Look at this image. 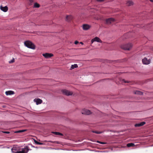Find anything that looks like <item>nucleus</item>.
<instances>
[{"label": "nucleus", "instance_id": "obj_1", "mask_svg": "<svg viewBox=\"0 0 153 153\" xmlns=\"http://www.w3.org/2000/svg\"><path fill=\"white\" fill-rule=\"evenodd\" d=\"M24 44L25 46L28 48L32 49H34L35 48V45L30 41H27L25 42Z\"/></svg>", "mask_w": 153, "mask_h": 153}, {"label": "nucleus", "instance_id": "obj_2", "mask_svg": "<svg viewBox=\"0 0 153 153\" xmlns=\"http://www.w3.org/2000/svg\"><path fill=\"white\" fill-rule=\"evenodd\" d=\"M132 46V45L131 43H129L128 44L121 45V48L122 49L124 50H128L131 48Z\"/></svg>", "mask_w": 153, "mask_h": 153}, {"label": "nucleus", "instance_id": "obj_3", "mask_svg": "<svg viewBox=\"0 0 153 153\" xmlns=\"http://www.w3.org/2000/svg\"><path fill=\"white\" fill-rule=\"evenodd\" d=\"M30 150L28 146H26L24 148L22 149L21 151H18L17 153H27Z\"/></svg>", "mask_w": 153, "mask_h": 153}, {"label": "nucleus", "instance_id": "obj_4", "mask_svg": "<svg viewBox=\"0 0 153 153\" xmlns=\"http://www.w3.org/2000/svg\"><path fill=\"white\" fill-rule=\"evenodd\" d=\"M62 92L63 94L67 96L71 95L73 94V92L72 91H70L66 89L62 90Z\"/></svg>", "mask_w": 153, "mask_h": 153}, {"label": "nucleus", "instance_id": "obj_5", "mask_svg": "<svg viewBox=\"0 0 153 153\" xmlns=\"http://www.w3.org/2000/svg\"><path fill=\"white\" fill-rule=\"evenodd\" d=\"M81 113L82 114L85 115H89L91 114V112L90 111L85 109H83L82 110Z\"/></svg>", "mask_w": 153, "mask_h": 153}, {"label": "nucleus", "instance_id": "obj_6", "mask_svg": "<svg viewBox=\"0 0 153 153\" xmlns=\"http://www.w3.org/2000/svg\"><path fill=\"white\" fill-rule=\"evenodd\" d=\"M150 59H147L146 58H145L142 60L143 63L144 64L148 65L150 63Z\"/></svg>", "mask_w": 153, "mask_h": 153}, {"label": "nucleus", "instance_id": "obj_7", "mask_svg": "<svg viewBox=\"0 0 153 153\" xmlns=\"http://www.w3.org/2000/svg\"><path fill=\"white\" fill-rule=\"evenodd\" d=\"M114 19L113 18H110L106 20V22L107 24H110L115 21Z\"/></svg>", "mask_w": 153, "mask_h": 153}, {"label": "nucleus", "instance_id": "obj_8", "mask_svg": "<svg viewBox=\"0 0 153 153\" xmlns=\"http://www.w3.org/2000/svg\"><path fill=\"white\" fill-rule=\"evenodd\" d=\"M96 41L102 43V41L100 39L97 37H95L94 38L92 39L91 41L92 43H93L94 42Z\"/></svg>", "mask_w": 153, "mask_h": 153}, {"label": "nucleus", "instance_id": "obj_9", "mask_svg": "<svg viewBox=\"0 0 153 153\" xmlns=\"http://www.w3.org/2000/svg\"><path fill=\"white\" fill-rule=\"evenodd\" d=\"M42 55L46 58H48L53 56V55L52 54L48 53H44L42 54Z\"/></svg>", "mask_w": 153, "mask_h": 153}, {"label": "nucleus", "instance_id": "obj_10", "mask_svg": "<svg viewBox=\"0 0 153 153\" xmlns=\"http://www.w3.org/2000/svg\"><path fill=\"white\" fill-rule=\"evenodd\" d=\"M91 26L87 24H83L82 25V28L84 30H87L90 29Z\"/></svg>", "mask_w": 153, "mask_h": 153}, {"label": "nucleus", "instance_id": "obj_11", "mask_svg": "<svg viewBox=\"0 0 153 153\" xmlns=\"http://www.w3.org/2000/svg\"><path fill=\"white\" fill-rule=\"evenodd\" d=\"M146 124V122H141L139 123H138L134 125V126L136 127H140L142 126L143 125H144V124Z\"/></svg>", "mask_w": 153, "mask_h": 153}, {"label": "nucleus", "instance_id": "obj_12", "mask_svg": "<svg viewBox=\"0 0 153 153\" xmlns=\"http://www.w3.org/2000/svg\"><path fill=\"white\" fill-rule=\"evenodd\" d=\"M1 10L4 12H7L8 10V7L7 6L5 7L0 6Z\"/></svg>", "mask_w": 153, "mask_h": 153}, {"label": "nucleus", "instance_id": "obj_13", "mask_svg": "<svg viewBox=\"0 0 153 153\" xmlns=\"http://www.w3.org/2000/svg\"><path fill=\"white\" fill-rule=\"evenodd\" d=\"M34 101L36 102L37 105H38L41 103L42 102V100L39 99H34Z\"/></svg>", "mask_w": 153, "mask_h": 153}, {"label": "nucleus", "instance_id": "obj_14", "mask_svg": "<svg viewBox=\"0 0 153 153\" xmlns=\"http://www.w3.org/2000/svg\"><path fill=\"white\" fill-rule=\"evenodd\" d=\"M73 17L71 16H67L66 17V20L68 22H70L71 20Z\"/></svg>", "mask_w": 153, "mask_h": 153}, {"label": "nucleus", "instance_id": "obj_15", "mask_svg": "<svg viewBox=\"0 0 153 153\" xmlns=\"http://www.w3.org/2000/svg\"><path fill=\"white\" fill-rule=\"evenodd\" d=\"M5 94L7 95H11L14 94V92L12 91H6L5 92Z\"/></svg>", "mask_w": 153, "mask_h": 153}, {"label": "nucleus", "instance_id": "obj_16", "mask_svg": "<svg viewBox=\"0 0 153 153\" xmlns=\"http://www.w3.org/2000/svg\"><path fill=\"white\" fill-rule=\"evenodd\" d=\"M11 151L12 153H17L18 150H17L16 148L15 147H13L11 149Z\"/></svg>", "mask_w": 153, "mask_h": 153}, {"label": "nucleus", "instance_id": "obj_17", "mask_svg": "<svg viewBox=\"0 0 153 153\" xmlns=\"http://www.w3.org/2000/svg\"><path fill=\"white\" fill-rule=\"evenodd\" d=\"M143 94V93L140 91L134 90V94L141 95Z\"/></svg>", "mask_w": 153, "mask_h": 153}, {"label": "nucleus", "instance_id": "obj_18", "mask_svg": "<svg viewBox=\"0 0 153 153\" xmlns=\"http://www.w3.org/2000/svg\"><path fill=\"white\" fill-rule=\"evenodd\" d=\"M133 2L131 1H128L126 3V5L128 6H130L133 4Z\"/></svg>", "mask_w": 153, "mask_h": 153}, {"label": "nucleus", "instance_id": "obj_19", "mask_svg": "<svg viewBox=\"0 0 153 153\" xmlns=\"http://www.w3.org/2000/svg\"><path fill=\"white\" fill-rule=\"evenodd\" d=\"M33 7L35 8H38L40 7V5L37 3H35L34 4Z\"/></svg>", "mask_w": 153, "mask_h": 153}, {"label": "nucleus", "instance_id": "obj_20", "mask_svg": "<svg viewBox=\"0 0 153 153\" xmlns=\"http://www.w3.org/2000/svg\"><path fill=\"white\" fill-rule=\"evenodd\" d=\"M28 4L30 5H31L33 4V3L34 2V0H28Z\"/></svg>", "mask_w": 153, "mask_h": 153}, {"label": "nucleus", "instance_id": "obj_21", "mask_svg": "<svg viewBox=\"0 0 153 153\" xmlns=\"http://www.w3.org/2000/svg\"><path fill=\"white\" fill-rule=\"evenodd\" d=\"M52 133L53 134H54L56 135H63V134L59 132H52Z\"/></svg>", "mask_w": 153, "mask_h": 153}, {"label": "nucleus", "instance_id": "obj_22", "mask_svg": "<svg viewBox=\"0 0 153 153\" xmlns=\"http://www.w3.org/2000/svg\"><path fill=\"white\" fill-rule=\"evenodd\" d=\"M127 146L128 147H133L134 146V143H129L127 144Z\"/></svg>", "mask_w": 153, "mask_h": 153}, {"label": "nucleus", "instance_id": "obj_23", "mask_svg": "<svg viewBox=\"0 0 153 153\" xmlns=\"http://www.w3.org/2000/svg\"><path fill=\"white\" fill-rule=\"evenodd\" d=\"M78 67V65L76 64H75L74 65H72L71 67V68L72 69H74L75 68Z\"/></svg>", "mask_w": 153, "mask_h": 153}, {"label": "nucleus", "instance_id": "obj_24", "mask_svg": "<svg viewBox=\"0 0 153 153\" xmlns=\"http://www.w3.org/2000/svg\"><path fill=\"white\" fill-rule=\"evenodd\" d=\"M92 132L93 133H94L97 134H101L102 132V131H92Z\"/></svg>", "mask_w": 153, "mask_h": 153}, {"label": "nucleus", "instance_id": "obj_25", "mask_svg": "<svg viewBox=\"0 0 153 153\" xmlns=\"http://www.w3.org/2000/svg\"><path fill=\"white\" fill-rule=\"evenodd\" d=\"M27 131L26 130H19V131H17L15 132V133H20V132H22L25 131Z\"/></svg>", "mask_w": 153, "mask_h": 153}, {"label": "nucleus", "instance_id": "obj_26", "mask_svg": "<svg viewBox=\"0 0 153 153\" xmlns=\"http://www.w3.org/2000/svg\"><path fill=\"white\" fill-rule=\"evenodd\" d=\"M121 81V82H124V83H128V82H129L128 81H126L124 79H122Z\"/></svg>", "mask_w": 153, "mask_h": 153}, {"label": "nucleus", "instance_id": "obj_27", "mask_svg": "<svg viewBox=\"0 0 153 153\" xmlns=\"http://www.w3.org/2000/svg\"><path fill=\"white\" fill-rule=\"evenodd\" d=\"M97 142L99 143H100L101 144H105L106 143L103 142H100V141H97Z\"/></svg>", "mask_w": 153, "mask_h": 153}, {"label": "nucleus", "instance_id": "obj_28", "mask_svg": "<svg viewBox=\"0 0 153 153\" xmlns=\"http://www.w3.org/2000/svg\"><path fill=\"white\" fill-rule=\"evenodd\" d=\"M14 62V58H13L12 60H11L10 61H9V63H12Z\"/></svg>", "mask_w": 153, "mask_h": 153}, {"label": "nucleus", "instance_id": "obj_29", "mask_svg": "<svg viewBox=\"0 0 153 153\" xmlns=\"http://www.w3.org/2000/svg\"><path fill=\"white\" fill-rule=\"evenodd\" d=\"M78 43L79 42L77 41H75L74 42V43L76 45H77Z\"/></svg>", "mask_w": 153, "mask_h": 153}, {"label": "nucleus", "instance_id": "obj_30", "mask_svg": "<svg viewBox=\"0 0 153 153\" xmlns=\"http://www.w3.org/2000/svg\"><path fill=\"white\" fill-rule=\"evenodd\" d=\"M34 142L36 144H38V142L37 141L35 140H34Z\"/></svg>", "mask_w": 153, "mask_h": 153}, {"label": "nucleus", "instance_id": "obj_31", "mask_svg": "<svg viewBox=\"0 0 153 153\" xmlns=\"http://www.w3.org/2000/svg\"><path fill=\"white\" fill-rule=\"evenodd\" d=\"M38 144L39 145H42L43 144V143L38 142Z\"/></svg>", "mask_w": 153, "mask_h": 153}, {"label": "nucleus", "instance_id": "obj_32", "mask_svg": "<svg viewBox=\"0 0 153 153\" xmlns=\"http://www.w3.org/2000/svg\"><path fill=\"white\" fill-rule=\"evenodd\" d=\"M97 1L100 2L103 1L104 0H97Z\"/></svg>", "mask_w": 153, "mask_h": 153}, {"label": "nucleus", "instance_id": "obj_33", "mask_svg": "<svg viewBox=\"0 0 153 153\" xmlns=\"http://www.w3.org/2000/svg\"><path fill=\"white\" fill-rule=\"evenodd\" d=\"M4 133L6 134H9L10 133V132L8 131H5L4 132Z\"/></svg>", "mask_w": 153, "mask_h": 153}, {"label": "nucleus", "instance_id": "obj_34", "mask_svg": "<svg viewBox=\"0 0 153 153\" xmlns=\"http://www.w3.org/2000/svg\"><path fill=\"white\" fill-rule=\"evenodd\" d=\"M80 43L81 44H83V43L82 42H80Z\"/></svg>", "mask_w": 153, "mask_h": 153}, {"label": "nucleus", "instance_id": "obj_35", "mask_svg": "<svg viewBox=\"0 0 153 153\" xmlns=\"http://www.w3.org/2000/svg\"><path fill=\"white\" fill-rule=\"evenodd\" d=\"M151 1L153 2V0H150Z\"/></svg>", "mask_w": 153, "mask_h": 153}]
</instances>
